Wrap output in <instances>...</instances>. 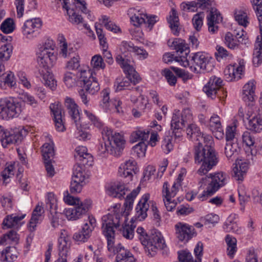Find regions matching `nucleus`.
<instances>
[{
	"instance_id": "nucleus-40",
	"label": "nucleus",
	"mask_w": 262,
	"mask_h": 262,
	"mask_svg": "<svg viewBox=\"0 0 262 262\" xmlns=\"http://www.w3.org/2000/svg\"><path fill=\"white\" fill-rule=\"evenodd\" d=\"M168 22L172 33L177 36L179 34V15L174 8H172L170 12Z\"/></svg>"
},
{
	"instance_id": "nucleus-20",
	"label": "nucleus",
	"mask_w": 262,
	"mask_h": 262,
	"mask_svg": "<svg viewBox=\"0 0 262 262\" xmlns=\"http://www.w3.org/2000/svg\"><path fill=\"white\" fill-rule=\"evenodd\" d=\"M245 69L244 60L241 59L238 64H229L224 70V76L228 81L238 80L243 75Z\"/></svg>"
},
{
	"instance_id": "nucleus-52",
	"label": "nucleus",
	"mask_w": 262,
	"mask_h": 262,
	"mask_svg": "<svg viewBox=\"0 0 262 262\" xmlns=\"http://www.w3.org/2000/svg\"><path fill=\"white\" fill-rule=\"evenodd\" d=\"M41 152L44 161L51 160V158H52L54 155L53 144L45 143L42 146Z\"/></svg>"
},
{
	"instance_id": "nucleus-6",
	"label": "nucleus",
	"mask_w": 262,
	"mask_h": 262,
	"mask_svg": "<svg viewBox=\"0 0 262 262\" xmlns=\"http://www.w3.org/2000/svg\"><path fill=\"white\" fill-rule=\"evenodd\" d=\"M64 201L69 205L75 206L64 210L67 218L71 221H75L81 217L89 210L92 205V201L90 199H85L81 201L79 198L70 194L64 196Z\"/></svg>"
},
{
	"instance_id": "nucleus-26",
	"label": "nucleus",
	"mask_w": 262,
	"mask_h": 262,
	"mask_svg": "<svg viewBox=\"0 0 262 262\" xmlns=\"http://www.w3.org/2000/svg\"><path fill=\"white\" fill-rule=\"evenodd\" d=\"M137 170V163L133 159H129L122 164L118 170V173L120 177L132 180L133 173H136Z\"/></svg>"
},
{
	"instance_id": "nucleus-2",
	"label": "nucleus",
	"mask_w": 262,
	"mask_h": 262,
	"mask_svg": "<svg viewBox=\"0 0 262 262\" xmlns=\"http://www.w3.org/2000/svg\"><path fill=\"white\" fill-rule=\"evenodd\" d=\"M196 141L199 145L195 151V161L202 164L198 170L197 174L201 176L206 174L217 162L215 151L212 145L213 144L211 136L202 133L201 132L197 134Z\"/></svg>"
},
{
	"instance_id": "nucleus-36",
	"label": "nucleus",
	"mask_w": 262,
	"mask_h": 262,
	"mask_svg": "<svg viewBox=\"0 0 262 262\" xmlns=\"http://www.w3.org/2000/svg\"><path fill=\"white\" fill-rule=\"evenodd\" d=\"M209 126L212 132H215L217 139L223 138L224 136L223 129L222 127L220 118L217 115H213L210 119Z\"/></svg>"
},
{
	"instance_id": "nucleus-17",
	"label": "nucleus",
	"mask_w": 262,
	"mask_h": 262,
	"mask_svg": "<svg viewBox=\"0 0 262 262\" xmlns=\"http://www.w3.org/2000/svg\"><path fill=\"white\" fill-rule=\"evenodd\" d=\"M26 133V130L24 129L16 128L11 130H4L1 139L3 146L6 147L9 145L20 142Z\"/></svg>"
},
{
	"instance_id": "nucleus-58",
	"label": "nucleus",
	"mask_w": 262,
	"mask_h": 262,
	"mask_svg": "<svg viewBox=\"0 0 262 262\" xmlns=\"http://www.w3.org/2000/svg\"><path fill=\"white\" fill-rule=\"evenodd\" d=\"M235 19L239 25L245 27H247L249 24L248 18L247 14L243 11H236L235 12Z\"/></svg>"
},
{
	"instance_id": "nucleus-34",
	"label": "nucleus",
	"mask_w": 262,
	"mask_h": 262,
	"mask_svg": "<svg viewBox=\"0 0 262 262\" xmlns=\"http://www.w3.org/2000/svg\"><path fill=\"white\" fill-rule=\"evenodd\" d=\"M170 130L172 136H174L176 139H179L180 137V112L179 110H174L172 114Z\"/></svg>"
},
{
	"instance_id": "nucleus-51",
	"label": "nucleus",
	"mask_w": 262,
	"mask_h": 262,
	"mask_svg": "<svg viewBox=\"0 0 262 262\" xmlns=\"http://www.w3.org/2000/svg\"><path fill=\"white\" fill-rule=\"evenodd\" d=\"M42 79L44 84L54 90L56 87V81H55L53 74L48 71L42 74Z\"/></svg>"
},
{
	"instance_id": "nucleus-62",
	"label": "nucleus",
	"mask_w": 262,
	"mask_h": 262,
	"mask_svg": "<svg viewBox=\"0 0 262 262\" xmlns=\"http://www.w3.org/2000/svg\"><path fill=\"white\" fill-rule=\"evenodd\" d=\"M242 138L243 143L245 144V145L249 147L254 146L255 144V138L250 132L248 131L244 132L242 135Z\"/></svg>"
},
{
	"instance_id": "nucleus-46",
	"label": "nucleus",
	"mask_w": 262,
	"mask_h": 262,
	"mask_svg": "<svg viewBox=\"0 0 262 262\" xmlns=\"http://www.w3.org/2000/svg\"><path fill=\"white\" fill-rule=\"evenodd\" d=\"M16 85V79L15 75L12 72L9 71L1 81V86L3 88L6 86L12 89L15 88Z\"/></svg>"
},
{
	"instance_id": "nucleus-61",
	"label": "nucleus",
	"mask_w": 262,
	"mask_h": 262,
	"mask_svg": "<svg viewBox=\"0 0 262 262\" xmlns=\"http://www.w3.org/2000/svg\"><path fill=\"white\" fill-rule=\"evenodd\" d=\"M204 14L203 12L198 13L195 14L192 19L194 28L197 30L200 31L203 24V19Z\"/></svg>"
},
{
	"instance_id": "nucleus-35",
	"label": "nucleus",
	"mask_w": 262,
	"mask_h": 262,
	"mask_svg": "<svg viewBox=\"0 0 262 262\" xmlns=\"http://www.w3.org/2000/svg\"><path fill=\"white\" fill-rule=\"evenodd\" d=\"M107 193L114 198L121 199L125 194V186L120 182H115L108 187Z\"/></svg>"
},
{
	"instance_id": "nucleus-38",
	"label": "nucleus",
	"mask_w": 262,
	"mask_h": 262,
	"mask_svg": "<svg viewBox=\"0 0 262 262\" xmlns=\"http://www.w3.org/2000/svg\"><path fill=\"white\" fill-rule=\"evenodd\" d=\"M244 36L243 32L240 35L237 33L236 35V39L233 37V35L230 32L226 33L225 37V44L230 49H234L238 46V42L246 44V39L243 38Z\"/></svg>"
},
{
	"instance_id": "nucleus-63",
	"label": "nucleus",
	"mask_w": 262,
	"mask_h": 262,
	"mask_svg": "<svg viewBox=\"0 0 262 262\" xmlns=\"http://www.w3.org/2000/svg\"><path fill=\"white\" fill-rule=\"evenodd\" d=\"M91 64L94 68L97 69H103L105 67L103 59L100 55H95L92 57Z\"/></svg>"
},
{
	"instance_id": "nucleus-31",
	"label": "nucleus",
	"mask_w": 262,
	"mask_h": 262,
	"mask_svg": "<svg viewBox=\"0 0 262 262\" xmlns=\"http://www.w3.org/2000/svg\"><path fill=\"white\" fill-rule=\"evenodd\" d=\"M59 48V55L64 58H70L78 54L76 53V49L74 48L72 44H68L63 37L60 39Z\"/></svg>"
},
{
	"instance_id": "nucleus-25",
	"label": "nucleus",
	"mask_w": 262,
	"mask_h": 262,
	"mask_svg": "<svg viewBox=\"0 0 262 262\" xmlns=\"http://www.w3.org/2000/svg\"><path fill=\"white\" fill-rule=\"evenodd\" d=\"M207 12V19L208 31L214 34L218 30L217 24L222 21V17L216 8L212 9L211 10Z\"/></svg>"
},
{
	"instance_id": "nucleus-23",
	"label": "nucleus",
	"mask_w": 262,
	"mask_h": 262,
	"mask_svg": "<svg viewBox=\"0 0 262 262\" xmlns=\"http://www.w3.org/2000/svg\"><path fill=\"white\" fill-rule=\"evenodd\" d=\"M246 118L248 120L247 129L256 133H259L262 130V119L253 113L252 108H248Z\"/></svg>"
},
{
	"instance_id": "nucleus-19",
	"label": "nucleus",
	"mask_w": 262,
	"mask_h": 262,
	"mask_svg": "<svg viewBox=\"0 0 262 262\" xmlns=\"http://www.w3.org/2000/svg\"><path fill=\"white\" fill-rule=\"evenodd\" d=\"M96 225V221L92 216H89L84 221L81 231L73 235V239L77 242L84 243L90 237L92 232Z\"/></svg>"
},
{
	"instance_id": "nucleus-13",
	"label": "nucleus",
	"mask_w": 262,
	"mask_h": 262,
	"mask_svg": "<svg viewBox=\"0 0 262 262\" xmlns=\"http://www.w3.org/2000/svg\"><path fill=\"white\" fill-rule=\"evenodd\" d=\"M102 135L103 140H108L109 144L112 146L113 149L117 151L118 155L120 150L122 149L125 146V140L123 135L119 133L114 132L108 127L103 128Z\"/></svg>"
},
{
	"instance_id": "nucleus-37",
	"label": "nucleus",
	"mask_w": 262,
	"mask_h": 262,
	"mask_svg": "<svg viewBox=\"0 0 262 262\" xmlns=\"http://www.w3.org/2000/svg\"><path fill=\"white\" fill-rule=\"evenodd\" d=\"M259 30L260 37H257L253 52V63L255 66H258L262 62V30L261 29Z\"/></svg>"
},
{
	"instance_id": "nucleus-42",
	"label": "nucleus",
	"mask_w": 262,
	"mask_h": 262,
	"mask_svg": "<svg viewBox=\"0 0 262 262\" xmlns=\"http://www.w3.org/2000/svg\"><path fill=\"white\" fill-rule=\"evenodd\" d=\"M149 135V131L148 130L137 128L130 135V141L132 142L137 141L145 142L146 141Z\"/></svg>"
},
{
	"instance_id": "nucleus-7",
	"label": "nucleus",
	"mask_w": 262,
	"mask_h": 262,
	"mask_svg": "<svg viewBox=\"0 0 262 262\" xmlns=\"http://www.w3.org/2000/svg\"><path fill=\"white\" fill-rule=\"evenodd\" d=\"M55 47V43L51 39L47 40L43 45H40L36 53L37 61L39 66L45 69L53 66L57 60Z\"/></svg>"
},
{
	"instance_id": "nucleus-21",
	"label": "nucleus",
	"mask_w": 262,
	"mask_h": 262,
	"mask_svg": "<svg viewBox=\"0 0 262 262\" xmlns=\"http://www.w3.org/2000/svg\"><path fill=\"white\" fill-rule=\"evenodd\" d=\"M42 26V21L39 18H35L26 20L23 27V34L27 38L36 36Z\"/></svg>"
},
{
	"instance_id": "nucleus-55",
	"label": "nucleus",
	"mask_w": 262,
	"mask_h": 262,
	"mask_svg": "<svg viewBox=\"0 0 262 262\" xmlns=\"http://www.w3.org/2000/svg\"><path fill=\"white\" fill-rule=\"evenodd\" d=\"M46 207L49 210L50 213L57 211V200L52 193H48L46 200Z\"/></svg>"
},
{
	"instance_id": "nucleus-64",
	"label": "nucleus",
	"mask_w": 262,
	"mask_h": 262,
	"mask_svg": "<svg viewBox=\"0 0 262 262\" xmlns=\"http://www.w3.org/2000/svg\"><path fill=\"white\" fill-rule=\"evenodd\" d=\"M181 262H201V259L199 260L194 259L191 253L187 250H181Z\"/></svg>"
},
{
	"instance_id": "nucleus-5",
	"label": "nucleus",
	"mask_w": 262,
	"mask_h": 262,
	"mask_svg": "<svg viewBox=\"0 0 262 262\" xmlns=\"http://www.w3.org/2000/svg\"><path fill=\"white\" fill-rule=\"evenodd\" d=\"M228 176L224 172H220L210 173L199 178V185L200 187L206 186V190L199 195L201 201L205 200L207 197L213 195L221 187L225 186L228 182Z\"/></svg>"
},
{
	"instance_id": "nucleus-60",
	"label": "nucleus",
	"mask_w": 262,
	"mask_h": 262,
	"mask_svg": "<svg viewBox=\"0 0 262 262\" xmlns=\"http://www.w3.org/2000/svg\"><path fill=\"white\" fill-rule=\"evenodd\" d=\"M1 30L5 33H10L14 29L13 20L10 18L6 19L1 26Z\"/></svg>"
},
{
	"instance_id": "nucleus-47",
	"label": "nucleus",
	"mask_w": 262,
	"mask_h": 262,
	"mask_svg": "<svg viewBox=\"0 0 262 262\" xmlns=\"http://www.w3.org/2000/svg\"><path fill=\"white\" fill-rule=\"evenodd\" d=\"M259 21V29L262 30V0H250Z\"/></svg>"
},
{
	"instance_id": "nucleus-10",
	"label": "nucleus",
	"mask_w": 262,
	"mask_h": 262,
	"mask_svg": "<svg viewBox=\"0 0 262 262\" xmlns=\"http://www.w3.org/2000/svg\"><path fill=\"white\" fill-rule=\"evenodd\" d=\"M65 106L68 110L69 115L74 121L77 129V138L80 140H90L91 135L85 129L81 128L80 114L77 104L72 99L67 97L65 100Z\"/></svg>"
},
{
	"instance_id": "nucleus-56",
	"label": "nucleus",
	"mask_w": 262,
	"mask_h": 262,
	"mask_svg": "<svg viewBox=\"0 0 262 262\" xmlns=\"http://www.w3.org/2000/svg\"><path fill=\"white\" fill-rule=\"evenodd\" d=\"M70 245V240L58 239V255L68 256Z\"/></svg>"
},
{
	"instance_id": "nucleus-59",
	"label": "nucleus",
	"mask_w": 262,
	"mask_h": 262,
	"mask_svg": "<svg viewBox=\"0 0 262 262\" xmlns=\"http://www.w3.org/2000/svg\"><path fill=\"white\" fill-rule=\"evenodd\" d=\"M197 3L198 8L207 12L215 8L214 0H197Z\"/></svg>"
},
{
	"instance_id": "nucleus-16",
	"label": "nucleus",
	"mask_w": 262,
	"mask_h": 262,
	"mask_svg": "<svg viewBox=\"0 0 262 262\" xmlns=\"http://www.w3.org/2000/svg\"><path fill=\"white\" fill-rule=\"evenodd\" d=\"M120 50L121 54L117 56H124L125 58L130 59L132 62L133 60L129 57L130 52L134 53L135 55L137 56L138 58L141 60H144L147 58L148 54L147 52L143 48L135 46L131 42L123 41L120 45Z\"/></svg>"
},
{
	"instance_id": "nucleus-29",
	"label": "nucleus",
	"mask_w": 262,
	"mask_h": 262,
	"mask_svg": "<svg viewBox=\"0 0 262 262\" xmlns=\"http://www.w3.org/2000/svg\"><path fill=\"white\" fill-rule=\"evenodd\" d=\"M74 157L83 165H91L93 161L92 156L88 152L86 147L83 146H79L76 148Z\"/></svg>"
},
{
	"instance_id": "nucleus-33",
	"label": "nucleus",
	"mask_w": 262,
	"mask_h": 262,
	"mask_svg": "<svg viewBox=\"0 0 262 262\" xmlns=\"http://www.w3.org/2000/svg\"><path fill=\"white\" fill-rule=\"evenodd\" d=\"M26 214L21 215L11 214L7 215L3 220V228H11L19 227L21 224L20 221L25 217Z\"/></svg>"
},
{
	"instance_id": "nucleus-54",
	"label": "nucleus",
	"mask_w": 262,
	"mask_h": 262,
	"mask_svg": "<svg viewBox=\"0 0 262 262\" xmlns=\"http://www.w3.org/2000/svg\"><path fill=\"white\" fill-rule=\"evenodd\" d=\"M12 52V46L10 44L2 46L0 48V62L4 63L7 61Z\"/></svg>"
},
{
	"instance_id": "nucleus-44",
	"label": "nucleus",
	"mask_w": 262,
	"mask_h": 262,
	"mask_svg": "<svg viewBox=\"0 0 262 262\" xmlns=\"http://www.w3.org/2000/svg\"><path fill=\"white\" fill-rule=\"evenodd\" d=\"M225 242L227 244V255L232 258L237 251V240L235 237L228 234L225 237Z\"/></svg>"
},
{
	"instance_id": "nucleus-50",
	"label": "nucleus",
	"mask_w": 262,
	"mask_h": 262,
	"mask_svg": "<svg viewBox=\"0 0 262 262\" xmlns=\"http://www.w3.org/2000/svg\"><path fill=\"white\" fill-rule=\"evenodd\" d=\"M104 141V142L99 144L98 148L100 154L102 155L109 153L114 156H117V151L112 148V146L109 144L108 140H105Z\"/></svg>"
},
{
	"instance_id": "nucleus-8",
	"label": "nucleus",
	"mask_w": 262,
	"mask_h": 262,
	"mask_svg": "<svg viewBox=\"0 0 262 262\" xmlns=\"http://www.w3.org/2000/svg\"><path fill=\"white\" fill-rule=\"evenodd\" d=\"M23 111L21 104L9 97L0 99V118L8 120L18 117Z\"/></svg>"
},
{
	"instance_id": "nucleus-41",
	"label": "nucleus",
	"mask_w": 262,
	"mask_h": 262,
	"mask_svg": "<svg viewBox=\"0 0 262 262\" xmlns=\"http://www.w3.org/2000/svg\"><path fill=\"white\" fill-rule=\"evenodd\" d=\"M255 81L251 80L246 83L243 87L244 99L250 101L254 100L255 96Z\"/></svg>"
},
{
	"instance_id": "nucleus-3",
	"label": "nucleus",
	"mask_w": 262,
	"mask_h": 262,
	"mask_svg": "<svg viewBox=\"0 0 262 262\" xmlns=\"http://www.w3.org/2000/svg\"><path fill=\"white\" fill-rule=\"evenodd\" d=\"M190 49L185 40H181V66L188 68L192 72L201 73L209 72L212 70L211 57L206 53L198 52L193 56L189 55Z\"/></svg>"
},
{
	"instance_id": "nucleus-22",
	"label": "nucleus",
	"mask_w": 262,
	"mask_h": 262,
	"mask_svg": "<svg viewBox=\"0 0 262 262\" xmlns=\"http://www.w3.org/2000/svg\"><path fill=\"white\" fill-rule=\"evenodd\" d=\"M102 99L100 102V105L105 111L112 110L114 108L118 113L122 112V108L120 106L122 102L118 98H115L110 101V92L105 89L101 92Z\"/></svg>"
},
{
	"instance_id": "nucleus-15",
	"label": "nucleus",
	"mask_w": 262,
	"mask_h": 262,
	"mask_svg": "<svg viewBox=\"0 0 262 262\" xmlns=\"http://www.w3.org/2000/svg\"><path fill=\"white\" fill-rule=\"evenodd\" d=\"M145 246L150 255H153L156 251L163 249L166 246L164 239L161 232L157 229H153L147 240Z\"/></svg>"
},
{
	"instance_id": "nucleus-28",
	"label": "nucleus",
	"mask_w": 262,
	"mask_h": 262,
	"mask_svg": "<svg viewBox=\"0 0 262 262\" xmlns=\"http://www.w3.org/2000/svg\"><path fill=\"white\" fill-rule=\"evenodd\" d=\"M117 214H121L122 215H123V216H124L125 217V220H124V218H123L122 219H121L120 222L119 223V226L117 228L115 227L114 229H117L119 227L120 225L122 223V222H123L124 223L122 224V228L120 229L122 234L123 236L124 237H125V238H126L127 239H132L134 237V230H135L136 226L135 225H134L133 223H132L131 224H129V223L127 224L126 223V222H127L126 216L125 215L123 214L122 213V212L121 213L115 212V213H114L113 214L109 213L107 215H116ZM114 231H115V230H114Z\"/></svg>"
},
{
	"instance_id": "nucleus-4",
	"label": "nucleus",
	"mask_w": 262,
	"mask_h": 262,
	"mask_svg": "<svg viewBox=\"0 0 262 262\" xmlns=\"http://www.w3.org/2000/svg\"><path fill=\"white\" fill-rule=\"evenodd\" d=\"M116 59L126 75V77H118L116 79L114 84L116 91L125 90L130 86L131 83L135 85L140 81L141 78L131 64L130 59L125 58L124 56H117Z\"/></svg>"
},
{
	"instance_id": "nucleus-43",
	"label": "nucleus",
	"mask_w": 262,
	"mask_h": 262,
	"mask_svg": "<svg viewBox=\"0 0 262 262\" xmlns=\"http://www.w3.org/2000/svg\"><path fill=\"white\" fill-rule=\"evenodd\" d=\"M239 149V147L236 143L227 142L224 152L228 159L233 160L238 155Z\"/></svg>"
},
{
	"instance_id": "nucleus-1",
	"label": "nucleus",
	"mask_w": 262,
	"mask_h": 262,
	"mask_svg": "<svg viewBox=\"0 0 262 262\" xmlns=\"http://www.w3.org/2000/svg\"><path fill=\"white\" fill-rule=\"evenodd\" d=\"M125 217L121 214L105 215L102 217V230L104 235L107 238V249L116 254V262H134L135 258L133 254L120 244L115 245L114 228H117L121 219Z\"/></svg>"
},
{
	"instance_id": "nucleus-24",
	"label": "nucleus",
	"mask_w": 262,
	"mask_h": 262,
	"mask_svg": "<svg viewBox=\"0 0 262 262\" xmlns=\"http://www.w3.org/2000/svg\"><path fill=\"white\" fill-rule=\"evenodd\" d=\"M59 1L63 2L62 8L67 10L69 21L73 25H77L79 30H82V28L81 27L84 23L82 17L74 11L73 6L69 7L68 6L69 0Z\"/></svg>"
},
{
	"instance_id": "nucleus-11",
	"label": "nucleus",
	"mask_w": 262,
	"mask_h": 262,
	"mask_svg": "<svg viewBox=\"0 0 262 262\" xmlns=\"http://www.w3.org/2000/svg\"><path fill=\"white\" fill-rule=\"evenodd\" d=\"M127 14L130 21L134 26L139 27L142 24L145 25L150 30L154 24L158 20L157 16H148L142 10L131 8L128 9Z\"/></svg>"
},
{
	"instance_id": "nucleus-39",
	"label": "nucleus",
	"mask_w": 262,
	"mask_h": 262,
	"mask_svg": "<svg viewBox=\"0 0 262 262\" xmlns=\"http://www.w3.org/2000/svg\"><path fill=\"white\" fill-rule=\"evenodd\" d=\"M194 228L186 223H181V242L187 243L193 237L196 236Z\"/></svg>"
},
{
	"instance_id": "nucleus-14",
	"label": "nucleus",
	"mask_w": 262,
	"mask_h": 262,
	"mask_svg": "<svg viewBox=\"0 0 262 262\" xmlns=\"http://www.w3.org/2000/svg\"><path fill=\"white\" fill-rule=\"evenodd\" d=\"M78 76L80 86H83L87 92L93 95L99 91V84L96 78L92 77L90 70H81Z\"/></svg>"
},
{
	"instance_id": "nucleus-53",
	"label": "nucleus",
	"mask_w": 262,
	"mask_h": 262,
	"mask_svg": "<svg viewBox=\"0 0 262 262\" xmlns=\"http://www.w3.org/2000/svg\"><path fill=\"white\" fill-rule=\"evenodd\" d=\"M85 172L83 168L79 165L74 166L72 180L82 183L85 180Z\"/></svg>"
},
{
	"instance_id": "nucleus-30",
	"label": "nucleus",
	"mask_w": 262,
	"mask_h": 262,
	"mask_svg": "<svg viewBox=\"0 0 262 262\" xmlns=\"http://www.w3.org/2000/svg\"><path fill=\"white\" fill-rule=\"evenodd\" d=\"M50 109L54 115V122L56 129L59 132H63L64 126L62 119V110L61 105L56 104H52Z\"/></svg>"
},
{
	"instance_id": "nucleus-45",
	"label": "nucleus",
	"mask_w": 262,
	"mask_h": 262,
	"mask_svg": "<svg viewBox=\"0 0 262 262\" xmlns=\"http://www.w3.org/2000/svg\"><path fill=\"white\" fill-rule=\"evenodd\" d=\"M79 75L76 76L74 73L71 72H66L64 74L63 81L66 86L69 88L75 87L79 85Z\"/></svg>"
},
{
	"instance_id": "nucleus-27",
	"label": "nucleus",
	"mask_w": 262,
	"mask_h": 262,
	"mask_svg": "<svg viewBox=\"0 0 262 262\" xmlns=\"http://www.w3.org/2000/svg\"><path fill=\"white\" fill-rule=\"evenodd\" d=\"M249 168V163L246 160L237 158L233 168V177L237 181H242Z\"/></svg>"
},
{
	"instance_id": "nucleus-57",
	"label": "nucleus",
	"mask_w": 262,
	"mask_h": 262,
	"mask_svg": "<svg viewBox=\"0 0 262 262\" xmlns=\"http://www.w3.org/2000/svg\"><path fill=\"white\" fill-rule=\"evenodd\" d=\"M20 99L23 102L33 108H36L38 106V102L35 97L28 93L22 94Z\"/></svg>"
},
{
	"instance_id": "nucleus-48",
	"label": "nucleus",
	"mask_w": 262,
	"mask_h": 262,
	"mask_svg": "<svg viewBox=\"0 0 262 262\" xmlns=\"http://www.w3.org/2000/svg\"><path fill=\"white\" fill-rule=\"evenodd\" d=\"M69 58L70 59L66 63L65 69L70 71H76L80 67V58L79 55H74Z\"/></svg>"
},
{
	"instance_id": "nucleus-12",
	"label": "nucleus",
	"mask_w": 262,
	"mask_h": 262,
	"mask_svg": "<svg viewBox=\"0 0 262 262\" xmlns=\"http://www.w3.org/2000/svg\"><path fill=\"white\" fill-rule=\"evenodd\" d=\"M180 186V174L178 175L176 181L173 184L170 190L168 187V182H165L163 184L162 189L163 200L165 207L169 211H171L177 204L174 200H172V198H174L179 191Z\"/></svg>"
},
{
	"instance_id": "nucleus-32",
	"label": "nucleus",
	"mask_w": 262,
	"mask_h": 262,
	"mask_svg": "<svg viewBox=\"0 0 262 262\" xmlns=\"http://www.w3.org/2000/svg\"><path fill=\"white\" fill-rule=\"evenodd\" d=\"M43 213V207L39 205H37L33 211L29 222V229L30 231H33L35 230L37 224L42 220Z\"/></svg>"
},
{
	"instance_id": "nucleus-9",
	"label": "nucleus",
	"mask_w": 262,
	"mask_h": 262,
	"mask_svg": "<svg viewBox=\"0 0 262 262\" xmlns=\"http://www.w3.org/2000/svg\"><path fill=\"white\" fill-rule=\"evenodd\" d=\"M149 198V193H145L142 196L136 207V217L139 221L144 220L147 216V212L150 206L153 216L156 220V224L159 225L161 220L159 212L155 202L150 201Z\"/></svg>"
},
{
	"instance_id": "nucleus-49",
	"label": "nucleus",
	"mask_w": 262,
	"mask_h": 262,
	"mask_svg": "<svg viewBox=\"0 0 262 262\" xmlns=\"http://www.w3.org/2000/svg\"><path fill=\"white\" fill-rule=\"evenodd\" d=\"M102 23L106 29L114 33H117L121 32L120 28L115 24L110 19V18L106 15L102 16Z\"/></svg>"
},
{
	"instance_id": "nucleus-18",
	"label": "nucleus",
	"mask_w": 262,
	"mask_h": 262,
	"mask_svg": "<svg viewBox=\"0 0 262 262\" xmlns=\"http://www.w3.org/2000/svg\"><path fill=\"white\" fill-rule=\"evenodd\" d=\"M222 79L216 76H211L207 83L203 88V92L208 97L212 99L215 98L216 96L221 97L219 92H223L222 86L223 85Z\"/></svg>"
}]
</instances>
